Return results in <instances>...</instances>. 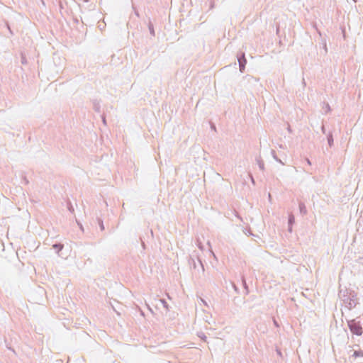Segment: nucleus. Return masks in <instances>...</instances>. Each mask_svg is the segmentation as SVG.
I'll return each mask as SVG.
<instances>
[{
    "label": "nucleus",
    "instance_id": "nucleus-1",
    "mask_svg": "<svg viewBox=\"0 0 363 363\" xmlns=\"http://www.w3.org/2000/svg\"><path fill=\"white\" fill-rule=\"evenodd\" d=\"M349 327L353 334L357 335H361L362 334L363 330L359 323L352 320L349 323Z\"/></svg>",
    "mask_w": 363,
    "mask_h": 363
},
{
    "label": "nucleus",
    "instance_id": "nucleus-2",
    "mask_svg": "<svg viewBox=\"0 0 363 363\" xmlns=\"http://www.w3.org/2000/svg\"><path fill=\"white\" fill-rule=\"evenodd\" d=\"M353 356L354 357H362L363 356V352H357V351H355L354 352V354Z\"/></svg>",
    "mask_w": 363,
    "mask_h": 363
},
{
    "label": "nucleus",
    "instance_id": "nucleus-3",
    "mask_svg": "<svg viewBox=\"0 0 363 363\" xmlns=\"http://www.w3.org/2000/svg\"><path fill=\"white\" fill-rule=\"evenodd\" d=\"M354 1H356V0H354Z\"/></svg>",
    "mask_w": 363,
    "mask_h": 363
}]
</instances>
